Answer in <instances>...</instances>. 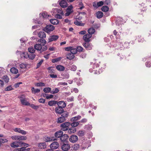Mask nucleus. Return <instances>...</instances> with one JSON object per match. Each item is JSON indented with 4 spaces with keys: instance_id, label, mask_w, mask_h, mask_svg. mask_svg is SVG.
Returning <instances> with one entry per match:
<instances>
[{
    "instance_id": "nucleus-52",
    "label": "nucleus",
    "mask_w": 151,
    "mask_h": 151,
    "mask_svg": "<svg viewBox=\"0 0 151 151\" xmlns=\"http://www.w3.org/2000/svg\"><path fill=\"white\" fill-rule=\"evenodd\" d=\"M38 42H39L42 44L43 45H44L46 43V41L44 39H40L38 40Z\"/></svg>"
},
{
    "instance_id": "nucleus-34",
    "label": "nucleus",
    "mask_w": 151,
    "mask_h": 151,
    "mask_svg": "<svg viewBox=\"0 0 151 151\" xmlns=\"http://www.w3.org/2000/svg\"><path fill=\"white\" fill-rule=\"evenodd\" d=\"M10 71L12 73L14 74H17L18 72V70L14 67L12 68L10 70Z\"/></svg>"
},
{
    "instance_id": "nucleus-19",
    "label": "nucleus",
    "mask_w": 151,
    "mask_h": 151,
    "mask_svg": "<svg viewBox=\"0 0 151 151\" xmlns=\"http://www.w3.org/2000/svg\"><path fill=\"white\" fill-rule=\"evenodd\" d=\"M70 148V145L68 144H64L61 147V149L64 151H67Z\"/></svg>"
},
{
    "instance_id": "nucleus-44",
    "label": "nucleus",
    "mask_w": 151,
    "mask_h": 151,
    "mask_svg": "<svg viewBox=\"0 0 151 151\" xmlns=\"http://www.w3.org/2000/svg\"><path fill=\"white\" fill-rule=\"evenodd\" d=\"M8 141L6 139L0 138V145L1 146L2 144H4Z\"/></svg>"
},
{
    "instance_id": "nucleus-64",
    "label": "nucleus",
    "mask_w": 151,
    "mask_h": 151,
    "mask_svg": "<svg viewBox=\"0 0 151 151\" xmlns=\"http://www.w3.org/2000/svg\"><path fill=\"white\" fill-rule=\"evenodd\" d=\"M30 106L33 109H37L39 107L38 106H35L33 104H31L30 105Z\"/></svg>"
},
{
    "instance_id": "nucleus-6",
    "label": "nucleus",
    "mask_w": 151,
    "mask_h": 151,
    "mask_svg": "<svg viewBox=\"0 0 151 151\" xmlns=\"http://www.w3.org/2000/svg\"><path fill=\"white\" fill-rule=\"evenodd\" d=\"M54 29V27L52 25L49 24L47 25L44 30L46 32L48 33L52 31Z\"/></svg>"
},
{
    "instance_id": "nucleus-63",
    "label": "nucleus",
    "mask_w": 151,
    "mask_h": 151,
    "mask_svg": "<svg viewBox=\"0 0 151 151\" xmlns=\"http://www.w3.org/2000/svg\"><path fill=\"white\" fill-rule=\"evenodd\" d=\"M75 24L78 26H82L83 24L77 20H76L74 22Z\"/></svg>"
},
{
    "instance_id": "nucleus-53",
    "label": "nucleus",
    "mask_w": 151,
    "mask_h": 151,
    "mask_svg": "<svg viewBox=\"0 0 151 151\" xmlns=\"http://www.w3.org/2000/svg\"><path fill=\"white\" fill-rule=\"evenodd\" d=\"M13 89L11 86H9L6 87L5 89V90L6 91H9L12 90Z\"/></svg>"
},
{
    "instance_id": "nucleus-42",
    "label": "nucleus",
    "mask_w": 151,
    "mask_h": 151,
    "mask_svg": "<svg viewBox=\"0 0 151 151\" xmlns=\"http://www.w3.org/2000/svg\"><path fill=\"white\" fill-rule=\"evenodd\" d=\"M32 92L34 93H39L40 91V90L38 89H35L34 87H32L31 89Z\"/></svg>"
},
{
    "instance_id": "nucleus-28",
    "label": "nucleus",
    "mask_w": 151,
    "mask_h": 151,
    "mask_svg": "<svg viewBox=\"0 0 151 151\" xmlns=\"http://www.w3.org/2000/svg\"><path fill=\"white\" fill-rule=\"evenodd\" d=\"M96 17L98 19L101 18L103 16V13L101 11H98L96 13Z\"/></svg>"
},
{
    "instance_id": "nucleus-15",
    "label": "nucleus",
    "mask_w": 151,
    "mask_h": 151,
    "mask_svg": "<svg viewBox=\"0 0 151 151\" xmlns=\"http://www.w3.org/2000/svg\"><path fill=\"white\" fill-rule=\"evenodd\" d=\"M104 4V2L103 1H100L98 2L97 3L96 2L93 3V7L97 8L99 6L103 5Z\"/></svg>"
},
{
    "instance_id": "nucleus-57",
    "label": "nucleus",
    "mask_w": 151,
    "mask_h": 151,
    "mask_svg": "<svg viewBox=\"0 0 151 151\" xmlns=\"http://www.w3.org/2000/svg\"><path fill=\"white\" fill-rule=\"evenodd\" d=\"M92 128V127L90 125H86L85 126V128L89 130H91Z\"/></svg>"
},
{
    "instance_id": "nucleus-62",
    "label": "nucleus",
    "mask_w": 151,
    "mask_h": 151,
    "mask_svg": "<svg viewBox=\"0 0 151 151\" xmlns=\"http://www.w3.org/2000/svg\"><path fill=\"white\" fill-rule=\"evenodd\" d=\"M47 49V47L46 46H44L42 47L41 50V52L46 50Z\"/></svg>"
},
{
    "instance_id": "nucleus-9",
    "label": "nucleus",
    "mask_w": 151,
    "mask_h": 151,
    "mask_svg": "<svg viewBox=\"0 0 151 151\" xmlns=\"http://www.w3.org/2000/svg\"><path fill=\"white\" fill-rule=\"evenodd\" d=\"M92 35L91 34H86L84 35L83 37V39L85 42H89L91 41L90 38L92 37Z\"/></svg>"
},
{
    "instance_id": "nucleus-55",
    "label": "nucleus",
    "mask_w": 151,
    "mask_h": 151,
    "mask_svg": "<svg viewBox=\"0 0 151 151\" xmlns=\"http://www.w3.org/2000/svg\"><path fill=\"white\" fill-rule=\"evenodd\" d=\"M48 70V72L50 73H54V70L52 68V67H49L47 68Z\"/></svg>"
},
{
    "instance_id": "nucleus-45",
    "label": "nucleus",
    "mask_w": 151,
    "mask_h": 151,
    "mask_svg": "<svg viewBox=\"0 0 151 151\" xmlns=\"http://www.w3.org/2000/svg\"><path fill=\"white\" fill-rule=\"evenodd\" d=\"M101 10L104 12H106L109 10V7L106 6H103L101 8Z\"/></svg>"
},
{
    "instance_id": "nucleus-54",
    "label": "nucleus",
    "mask_w": 151,
    "mask_h": 151,
    "mask_svg": "<svg viewBox=\"0 0 151 151\" xmlns=\"http://www.w3.org/2000/svg\"><path fill=\"white\" fill-rule=\"evenodd\" d=\"M79 145L78 144H75L73 146V149L74 150H78L79 148Z\"/></svg>"
},
{
    "instance_id": "nucleus-30",
    "label": "nucleus",
    "mask_w": 151,
    "mask_h": 151,
    "mask_svg": "<svg viewBox=\"0 0 151 151\" xmlns=\"http://www.w3.org/2000/svg\"><path fill=\"white\" fill-rule=\"evenodd\" d=\"M62 114L61 116L66 120L69 115L67 111H64Z\"/></svg>"
},
{
    "instance_id": "nucleus-16",
    "label": "nucleus",
    "mask_w": 151,
    "mask_h": 151,
    "mask_svg": "<svg viewBox=\"0 0 151 151\" xmlns=\"http://www.w3.org/2000/svg\"><path fill=\"white\" fill-rule=\"evenodd\" d=\"M59 38L58 35H53L50 37L49 38V42H51L57 40Z\"/></svg>"
},
{
    "instance_id": "nucleus-60",
    "label": "nucleus",
    "mask_w": 151,
    "mask_h": 151,
    "mask_svg": "<svg viewBox=\"0 0 151 151\" xmlns=\"http://www.w3.org/2000/svg\"><path fill=\"white\" fill-rule=\"evenodd\" d=\"M70 68L71 70L73 71H75L77 69L76 66L74 65H72L70 67Z\"/></svg>"
},
{
    "instance_id": "nucleus-59",
    "label": "nucleus",
    "mask_w": 151,
    "mask_h": 151,
    "mask_svg": "<svg viewBox=\"0 0 151 151\" xmlns=\"http://www.w3.org/2000/svg\"><path fill=\"white\" fill-rule=\"evenodd\" d=\"M26 65L24 63H22L19 65V67L21 69H24L26 68Z\"/></svg>"
},
{
    "instance_id": "nucleus-2",
    "label": "nucleus",
    "mask_w": 151,
    "mask_h": 151,
    "mask_svg": "<svg viewBox=\"0 0 151 151\" xmlns=\"http://www.w3.org/2000/svg\"><path fill=\"white\" fill-rule=\"evenodd\" d=\"M18 98L20 99L22 104L25 106H29L30 105L29 103L27 101L25 96L24 95H22L19 96Z\"/></svg>"
},
{
    "instance_id": "nucleus-5",
    "label": "nucleus",
    "mask_w": 151,
    "mask_h": 151,
    "mask_svg": "<svg viewBox=\"0 0 151 151\" xmlns=\"http://www.w3.org/2000/svg\"><path fill=\"white\" fill-rule=\"evenodd\" d=\"M21 55L22 57H23L24 58H29L30 59H33L35 56V55L33 53L28 54V53L25 52H23Z\"/></svg>"
},
{
    "instance_id": "nucleus-50",
    "label": "nucleus",
    "mask_w": 151,
    "mask_h": 151,
    "mask_svg": "<svg viewBox=\"0 0 151 151\" xmlns=\"http://www.w3.org/2000/svg\"><path fill=\"white\" fill-rule=\"evenodd\" d=\"M45 96L43 95V97H45L46 99H52L53 97V95L52 94L48 95V94H45Z\"/></svg>"
},
{
    "instance_id": "nucleus-43",
    "label": "nucleus",
    "mask_w": 151,
    "mask_h": 151,
    "mask_svg": "<svg viewBox=\"0 0 151 151\" xmlns=\"http://www.w3.org/2000/svg\"><path fill=\"white\" fill-rule=\"evenodd\" d=\"M2 79L4 80L6 83H8L9 80L8 76L6 75L4 76L2 78Z\"/></svg>"
},
{
    "instance_id": "nucleus-1",
    "label": "nucleus",
    "mask_w": 151,
    "mask_h": 151,
    "mask_svg": "<svg viewBox=\"0 0 151 151\" xmlns=\"http://www.w3.org/2000/svg\"><path fill=\"white\" fill-rule=\"evenodd\" d=\"M11 147L13 148L18 147H21L23 146H26L28 147V144L24 143L22 141H15L12 142L11 144Z\"/></svg>"
},
{
    "instance_id": "nucleus-46",
    "label": "nucleus",
    "mask_w": 151,
    "mask_h": 151,
    "mask_svg": "<svg viewBox=\"0 0 151 151\" xmlns=\"http://www.w3.org/2000/svg\"><path fill=\"white\" fill-rule=\"evenodd\" d=\"M35 85L37 87L45 86V84L43 83L42 82L37 83L35 84Z\"/></svg>"
},
{
    "instance_id": "nucleus-58",
    "label": "nucleus",
    "mask_w": 151,
    "mask_h": 151,
    "mask_svg": "<svg viewBox=\"0 0 151 151\" xmlns=\"http://www.w3.org/2000/svg\"><path fill=\"white\" fill-rule=\"evenodd\" d=\"M76 50H77V52H81L83 51V48L81 46H78Z\"/></svg>"
},
{
    "instance_id": "nucleus-40",
    "label": "nucleus",
    "mask_w": 151,
    "mask_h": 151,
    "mask_svg": "<svg viewBox=\"0 0 151 151\" xmlns=\"http://www.w3.org/2000/svg\"><path fill=\"white\" fill-rule=\"evenodd\" d=\"M51 89L50 87H46L44 88L43 91L45 93H50L51 91Z\"/></svg>"
},
{
    "instance_id": "nucleus-48",
    "label": "nucleus",
    "mask_w": 151,
    "mask_h": 151,
    "mask_svg": "<svg viewBox=\"0 0 151 151\" xmlns=\"http://www.w3.org/2000/svg\"><path fill=\"white\" fill-rule=\"evenodd\" d=\"M28 51L31 53H34L35 52V50L32 47H30L28 48Z\"/></svg>"
},
{
    "instance_id": "nucleus-18",
    "label": "nucleus",
    "mask_w": 151,
    "mask_h": 151,
    "mask_svg": "<svg viewBox=\"0 0 151 151\" xmlns=\"http://www.w3.org/2000/svg\"><path fill=\"white\" fill-rule=\"evenodd\" d=\"M57 104L58 106L62 107L63 109L66 106V104L64 101H60L58 102L57 101Z\"/></svg>"
},
{
    "instance_id": "nucleus-49",
    "label": "nucleus",
    "mask_w": 151,
    "mask_h": 151,
    "mask_svg": "<svg viewBox=\"0 0 151 151\" xmlns=\"http://www.w3.org/2000/svg\"><path fill=\"white\" fill-rule=\"evenodd\" d=\"M61 59H62L61 57H58V58L52 59V62L53 63H55V62H57L60 61Z\"/></svg>"
},
{
    "instance_id": "nucleus-56",
    "label": "nucleus",
    "mask_w": 151,
    "mask_h": 151,
    "mask_svg": "<svg viewBox=\"0 0 151 151\" xmlns=\"http://www.w3.org/2000/svg\"><path fill=\"white\" fill-rule=\"evenodd\" d=\"M63 76L64 77V78L68 79L69 77V75L68 73H65L63 74Z\"/></svg>"
},
{
    "instance_id": "nucleus-27",
    "label": "nucleus",
    "mask_w": 151,
    "mask_h": 151,
    "mask_svg": "<svg viewBox=\"0 0 151 151\" xmlns=\"http://www.w3.org/2000/svg\"><path fill=\"white\" fill-rule=\"evenodd\" d=\"M38 146L40 149H44L46 147L47 145L45 142H42L38 143Z\"/></svg>"
},
{
    "instance_id": "nucleus-17",
    "label": "nucleus",
    "mask_w": 151,
    "mask_h": 151,
    "mask_svg": "<svg viewBox=\"0 0 151 151\" xmlns=\"http://www.w3.org/2000/svg\"><path fill=\"white\" fill-rule=\"evenodd\" d=\"M59 4L60 6L63 8H65L68 6L67 2L65 0H61Z\"/></svg>"
},
{
    "instance_id": "nucleus-29",
    "label": "nucleus",
    "mask_w": 151,
    "mask_h": 151,
    "mask_svg": "<svg viewBox=\"0 0 151 151\" xmlns=\"http://www.w3.org/2000/svg\"><path fill=\"white\" fill-rule=\"evenodd\" d=\"M68 133L69 134H71L72 133H74L76 131V128L71 127L67 130Z\"/></svg>"
},
{
    "instance_id": "nucleus-21",
    "label": "nucleus",
    "mask_w": 151,
    "mask_h": 151,
    "mask_svg": "<svg viewBox=\"0 0 151 151\" xmlns=\"http://www.w3.org/2000/svg\"><path fill=\"white\" fill-rule=\"evenodd\" d=\"M63 134V132L62 131L60 130L56 132L55 134V137L57 138H60V137H61V136Z\"/></svg>"
},
{
    "instance_id": "nucleus-25",
    "label": "nucleus",
    "mask_w": 151,
    "mask_h": 151,
    "mask_svg": "<svg viewBox=\"0 0 151 151\" xmlns=\"http://www.w3.org/2000/svg\"><path fill=\"white\" fill-rule=\"evenodd\" d=\"M66 58L69 60H71L73 59L75 57L74 55L71 52L68 53L66 55Z\"/></svg>"
},
{
    "instance_id": "nucleus-41",
    "label": "nucleus",
    "mask_w": 151,
    "mask_h": 151,
    "mask_svg": "<svg viewBox=\"0 0 151 151\" xmlns=\"http://www.w3.org/2000/svg\"><path fill=\"white\" fill-rule=\"evenodd\" d=\"M75 81H76L77 84L78 86H79L81 85L83 82L82 80H80L79 78H75Z\"/></svg>"
},
{
    "instance_id": "nucleus-51",
    "label": "nucleus",
    "mask_w": 151,
    "mask_h": 151,
    "mask_svg": "<svg viewBox=\"0 0 151 151\" xmlns=\"http://www.w3.org/2000/svg\"><path fill=\"white\" fill-rule=\"evenodd\" d=\"M59 91V90L57 88L53 89L52 91L50 92V93L52 94H55L58 93Z\"/></svg>"
},
{
    "instance_id": "nucleus-22",
    "label": "nucleus",
    "mask_w": 151,
    "mask_h": 151,
    "mask_svg": "<svg viewBox=\"0 0 151 151\" xmlns=\"http://www.w3.org/2000/svg\"><path fill=\"white\" fill-rule=\"evenodd\" d=\"M69 136L67 134L63 135L60 137V140L61 141L65 142L68 139Z\"/></svg>"
},
{
    "instance_id": "nucleus-4",
    "label": "nucleus",
    "mask_w": 151,
    "mask_h": 151,
    "mask_svg": "<svg viewBox=\"0 0 151 151\" xmlns=\"http://www.w3.org/2000/svg\"><path fill=\"white\" fill-rule=\"evenodd\" d=\"M12 139L14 140H24L27 139V137L26 136L14 135L11 137Z\"/></svg>"
},
{
    "instance_id": "nucleus-13",
    "label": "nucleus",
    "mask_w": 151,
    "mask_h": 151,
    "mask_svg": "<svg viewBox=\"0 0 151 151\" xmlns=\"http://www.w3.org/2000/svg\"><path fill=\"white\" fill-rule=\"evenodd\" d=\"M20 148H18L15 149L13 151H30V148H26V146L21 147Z\"/></svg>"
},
{
    "instance_id": "nucleus-37",
    "label": "nucleus",
    "mask_w": 151,
    "mask_h": 151,
    "mask_svg": "<svg viewBox=\"0 0 151 151\" xmlns=\"http://www.w3.org/2000/svg\"><path fill=\"white\" fill-rule=\"evenodd\" d=\"M95 28L93 27L91 28L88 30V32L89 34L91 35L95 32Z\"/></svg>"
},
{
    "instance_id": "nucleus-24",
    "label": "nucleus",
    "mask_w": 151,
    "mask_h": 151,
    "mask_svg": "<svg viewBox=\"0 0 151 151\" xmlns=\"http://www.w3.org/2000/svg\"><path fill=\"white\" fill-rule=\"evenodd\" d=\"M42 46L40 44H36L34 46V48L37 51H40L41 52Z\"/></svg>"
},
{
    "instance_id": "nucleus-38",
    "label": "nucleus",
    "mask_w": 151,
    "mask_h": 151,
    "mask_svg": "<svg viewBox=\"0 0 151 151\" xmlns=\"http://www.w3.org/2000/svg\"><path fill=\"white\" fill-rule=\"evenodd\" d=\"M70 123V125L72 127H74L77 126L79 124V122H73Z\"/></svg>"
},
{
    "instance_id": "nucleus-3",
    "label": "nucleus",
    "mask_w": 151,
    "mask_h": 151,
    "mask_svg": "<svg viewBox=\"0 0 151 151\" xmlns=\"http://www.w3.org/2000/svg\"><path fill=\"white\" fill-rule=\"evenodd\" d=\"M70 123L69 122H66L63 123L60 125L61 129L63 131H67L69 128Z\"/></svg>"
},
{
    "instance_id": "nucleus-61",
    "label": "nucleus",
    "mask_w": 151,
    "mask_h": 151,
    "mask_svg": "<svg viewBox=\"0 0 151 151\" xmlns=\"http://www.w3.org/2000/svg\"><path fill=\"white\" fill-rule=\"evenodd\" d=\"M79 6H80V7L79 8L80 9H82L84 7L83 4L81 2H80L79 3Z\"/></svg>"
},
{
    "instance_id": "nucleus-12",
    "label": "nucleus",
    "mask_w": 151,
    "mask_h": 151,
    "mask_svg": "<svg viewBox=\"0 0 151 151\" xmlns=\"http://www.w3.org/2000/svg\"><path fill=\"white\" fill-rule=\"evenodd\" d=\"M78 137L76 135H73L70 137L69 140L71 142L75 143L78 141Z\"/></svg>"
},
{
    "instance_id": "nucleus-8",
    "label": "nucleus",
    "mask_w": 151,
    "mask_h": 151,
    "mask_svg": "<svg viewBox=\"0 0 151 151\" xmlns=\"http://www.w3.org/2000/svg\"><path fill=\"white\" fill-rule=\"evenodd\" d=\"M73 6L72 5H70L68 6L67 8L66 12L65 14V16H69L73 12Z\"/></svg>"
},
{
    "instance_id": "nucleus-20",
    "label": "nucleus",
    "mask_w": 151,
    "mask_h": 151,
    "mask_svg": "<svg viewBox=\"0 0 151 151\" xmlns=\"http://www.w3.org/2000/svg\"><path fill=\"white\" fill-rule=\"evenodd\" d=\"M99 65L98 63H95L93 65V69H94V70L93 71H92L91 70V69H90L89 70L91 72H93V71H94V73L97 74V68L99 67Z\"/></svg>"
},
{
    "instance_id": "nucleus-31",
    "label": "nucleus",
    "mask_w": 151,
    "mask_h": 151,
    "mask_svg": "<svg viewBox=\"0 0 151 151\" xmlns=\"http://www.w3.org/2000/svg\"><path fill=\"white\" fill-rule=\"evenodd\" d=\"M66 120L61 116L58 118L57 122L58 123H61L66 121Z\"/></svg>"
},
{
    "instance_id": "nucleus-23",
    "label": "nucleus",
    "mask_w": 151,
    "mask_h": 151,
    "mask_svg": "<svg viewBox=\"0 0 151 151\" xmlns=\"http://www.w3.org/2000/svg\"><path fill=\"white\" fill-rule=\"evenodd\" d=\"M38 37L44 39L46 37V34L43 31H40L38 34Z\"/></svg>"
},
{
    "instance_id": "nucleus-35",
    "label": "nucleus",
    "mask_w": 151,
    "mask_h": 151,
    "mask_svg": "<svg viewBox=\"0 0 151 151\" xmlns=\"http://www.w3.org/2000/svg\"><path fill=\"white\" fill-rule=\"evenodd\" d=\"M57 70L60 71H63L65 70V67L62 65H58L56 66Z\"/></svg>"
},
{
    "instance_id": "nucleus-26",
    "label": "nucleus",
    "mask_w": 151,
    "mask_h": 151,
    "mask_svg": "<svg viewBox=\"0 0 151 151\" xmlns=\"http://www.w3.org/2000/svg\"><path fill=\"white\" fill-rule=\"evenodd\" d=\"M123 19L120 17H118L116 20V23L118 25L123 23Z\"/></svg>"
},
{
    "instance_id": "nucleus-14",
    "label": "nucleus",
    "mask_w": 151,
    "mask_h": 151,
    "mask_svg": "<svg viewBox=\"0 0 151 151\" xmlns=\"http://www.w3.org/2000/svg\"><path fill=\"white\" fill-rule=\"evenodd\" d=\"M64 111V110L62 107L58 106L55 108V112L57 114H62Z\"/></svg>"
},
{
    "instance_id": "nucleus-7",
    "label": "nucleus",
    "mask_w": 151,
    "mask_h": 151,
    "mask_svg": "<svg viewBox=\"0 0 151 151\" xmlns=\"http://www.w3.org/2000/svg\"><path fill=\"white\" fill-rule=\"evenodd\" d=\"M83 46L86 50H90L92 49L93 46L92 44L90 43L89 42H85L83 44Z\"/></svg>"
},
{
    "instance_id": "nucleus-33",
    "label": "nucleus",
    "mask_w": 151,
    "mask_h": 151,
    "mask_svg": "<svg viewBox=\"0 0 151 151\" xmlns=\"http://www.w3.org/2000/svg\"><path fill=\"white\" fill-rule=\"evenodd\" d=\"M50 22L51 24L55 25L57 24L59 22V21L58 20L55 19H51L50 20Z\"/></svg>"
},
{
    "instance_id": "nucleus-36",
    "label": "nucleus",
    "mask_w": 151,
    "mask_h": 151,
    "mask_svg": "<svg viewBox=\"0 0 151 151\" xmlns=\"http://www.w3.org/2000/svg\"><path fill=\"white\" fill-rule=\"evenodd\" d=\"M81 118V117L80 116H77L72 117L70 119V121L71 122H76V121L80 119Z\"/></svg>"
},
{
    "instance_id": "nucleus-10",
    "label": "nucleus",
    "mask_w": 151,
    "mask_h": 151,
    "mask_svg": "<svg viewBox=\"0 0 151 151\" xmlns=\"http://www.w3.org/2000/svg\"><path fill=\"white\" fill-rule=\"evenodd\" d=\"M59 146V144L57 142H54L50 145L51 148L52 149H56L58 148Z\"/></svg>"
},
{
    "instance_id": "nucleus-11",
    "label": "nucleus",
    "mask_w": 151,
    "mask_h": 151,
    "mask_svg": "<svg viewBox=\"0 0 151 151\" xmlns=\"http://www.w3.org/2000/svg\"><path fill=\"white\" fill-rule=\"evenodd\" d=\"M13 130L14 132L19 133L23 135L26 134L27 133V132L26 131L22 130L19 128H15L13 129Z\"/></svg>"
},
{
    "instance_id": "nucleus-32",
    "label": "nucleus",
    "mask_w": 151,
    "mask_h": 151,
    "mask_svg": "<svg viewBox=\"0 0 151 151\" xmlns=\"http://www.w3.org/2000/svg\"><path fill=\"white\" fill-rule=\"evenodd\" d=\"M57 101H50L48 102V104L50 106H55L57 104Z\"/></svg>"
},
{
    "instance_id": "nucleus-47",
    "label": "nucleus",
    "mask_w": 151,
    "mask_h": 151,
    "mask_svg": "<svg viewBox=\"0 0 151 151\" xmlns=\"http://www.w3.org/2000/svg\"><path fill=\"white\" fill-rule=\"evenodd\" d=\"M77 52L76 49V48H73V47H72V49H71L70 52L74 55L76 54Z\"/></svg>"
},
{
    "instance_id": "nucleus-39",
    "label": "nucleus",
    "mask_w": 151,
    "mask_h": 151,
    "mask_svg": "<svg viewBox=\"0 0 151 151\" xmlns=\"http://www.w3.org/2000/svg\"><path fill=\"white\" fill-rule=\"evenodd\" d=\"M85 131L83 130H80L78 132V135L80 137H82L84 135Z\"/></svg>"
}]
</instances>
